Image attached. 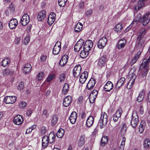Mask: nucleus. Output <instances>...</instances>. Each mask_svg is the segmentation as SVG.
<instances>
[{"mask_svg": "<svg viewBox=\"0 0 150 150\" xmlns=\"http://www.w3.org/2000/svg\"><path fill=\"white\" fill-rule=\"evenodd\" d=\"M150 15V12H148L144 14L141 18L140 15V14H138L137 16L134 18L129 26L127 28L126 30L128 31L133 26L134 23H135V25H136L138 22H142V25L143 26L147 25L150 21V17H149Z\"/></svg>", "mask_w": 150, "mask_h": 150, "instance_id": "f257e3e1", "label": "nucleus"}, {"mask_svg": "<svg viewBox=\"0 0 150 150\" xmlns=\"http://www.w3.org/2000/svg\"><path fill=\"white\" fill-rule=\"evenodd\" d=\"M55 136L53 132L50 133L48 136L45 135L42 139V147L43 149L46 148L48 146V143L52 144L55 140Z\"/></svg>", "mask_w": 150, "mask_h": 150, "instance_id": "f03ea898", "label": "nucleus"}, {"mask_svg": "<svg viewBox=\"0 0 150 150\" xmlns=\"http://www.w3.org/2000/svg\"><path fill=\"white\" fill-rule=\"evenodd\" d=\"M107 114L105 112L102 113L98 123L101 129L104 128L106 125L107 122Z\"/></svg>", "mask_w": 150, "mask_h": 150, "instance_id": "7ed1b4c3", "label": "nucleus"}, {"mask_svg": "<svg viewBox=\"0 0 150 150\" xmlns=\"http://www.w3.org/2000/svg\"><path fill=\"white\" fill-rule=\"evenodd\" d=\"M139 122L138 116L136 113H133L132 115V118L131 121V125L133 127L135 128Z\"/></svg>", "mask_w": 150, "mask_h": 150, "instance_id": "20e7f679", "label": "nucleus"}, {"mask_svg": "<svg viewBox=\"0 0 150 150\" xmlns=\"http://www.w3.org/2000/svg\"><path fill=\"white\" fill-rule=\"evenodd\" d=\"M16 97L15 96H6L4 99V101L6 104H13L16 100Z\"/></svg>", "mask_w": 150, "mask_h": 150, "instance_id": "39448f33", "label": "nucleus"}, {"mask_svg": "<svg viewBox=\"0 0 150 150\" xmlns=\"http://www.w3.org/2000/svg\"><path fill=\"white\" fill-rule=\"evenodd\" d=\"M107 41V39L105 37H103L99 40L98 46L100 49H103L105 46Z\"/></svg>", "mask_w": 150, "mask_h": 150, "instance_id": "423d86ee", "label": "nucleus"}, {"mask_svg": "<svg viewBox=\"0 0 150 150\" xmlns=\"http://www.w3.org/2000/svg\"><path fill=\"white\" fill-rule=\"evenodd\" d=\"M72 101V98L70 96H66L64 99L63 102V105L65 107L69 106Z\"/></svg>", "mask_w": 150, "mask_h": 150, "instance_id": "0eeeda50", "label": "nucleus"}, {"mask_svg": "<svg viewBox=\"0 0 150 150\" xmlns=\"http://www.w3.org/2000/svg\"><path fill=\"white\" fill-rule=\"evenodd\" d=\"M23 121V117L21 115H18L14 117L13 122L15 125H19L22 124Z\"/></svg>", "mask_w": 150, "mask_h": 150, "instance_id": "6e6552de", "label": "nucleus"}, {"mask_svg": "<svg viewBox=\"0 0 150 150\" xmlns=\"http://www.w3.org/2000/svg\"><path fill=\"white\" fill-rule=\"evenodd\" d=\"M29 20L30 18L28 15L26 13L23 16L21 20V23L22 25L25 26L28 23Z\"/></svg>", "mask_w": 150, "mask_h": 150, "instance_id": "1a4fd4ad", "label": "nucleus"}, {"mask_svg": "<svg viewBox=\"0 0 150 150\" xmlns=\"http://www.w3.org/2000/svg\"><path fill=\"white\" fill-rule=\"evenodd\" d=\"M122 112L121 108H119L116 111L115 113L113 115V120L115 122H117L118 118L120 117Z\"/></svg>", "mask_w": 150, "mask_h": 150, "instance_id": "9d476101", "label": "nucleus"}, {"mask_svg": "<svg viewBox=\"0 0 150 150\" xmlns=\"http://www.w3.org/2000/svg\"><path fill=\"white\" fill-rule=\"evenodd\" d=\"M107 59L105 55H103L100 57L98 59V65L100 67L104 66L105 64Z\"/></svg>", "mask_w": 150, "mask_h": 150, "instance_id": "9b49d317", "label": "nucleus"}, {"mask_svg": "<svg viewBox=\"0 0 150 150\" xmlns=\"http://www.w3.org/2000/svg\"><path fill=\"white\" fill-rule=\"evenodd\" d=\"M84 43V40L82 39H80L74 46V50L75 51H79L82 47Z\"/></svg>", "mask_w": 150, "mask_h": 150, "instance_id": "f8f14e48", "label": "nucleus"}, {"mask_svg": "<svg viewBox=\"0 0 150 150\" xmlns=\"http://www.w3.org/2000/svg\"><path fill=\"white\" fill-rule=\"evenodd\" d=\"M88 76V73L86 71H84L80 76L79 81L81 83H84L86 81Z\"/></svg>", "mask_w": 150, "mask_h": 150, "instance_id": "ddd939ff", "label": "nucleus"}, {"mask_svg": "<svg viewBox=\"0 0 150 150\" xmlns=\"http://www.w3.org/2000/svg\"><path fill=\"white\" fill-rule=\"evenodd\" d=\"M81 67L79 65L75 66L73 71V74L75 77L79 76L81 73Z\"/></svg>", "mask_w": 150, "mask_h": 150, "instance_id": "4468645a", "label": "nucleus"}, {"mask_svg": "<svg viewBox=\"0 0 150 150\" xmlns=\"http://www.w3.org/2000/svg\"><path fill=\"white\" fill-rule=\"evenodd\" d=\"M56 14L54 12L51 13L47 19V23L50 25L53 24L55 19Z\"/></svg>", "mask_w": 150, "mask_h": 150, "instance_id": "2eb2a0df", "label": "nucleus"}, {"mask_svg": "<svg viewBox=\"0 0 150 150\" xmlns=\"http://www.w3.org/2000/svg\"><path fill=\"white\" fill-rule=\"evenodd\" d=\"M126 43V40L124 39H122L118 42L117 44L116 47L119 50H120L125 47Z\"/></svg>", "mask_w": 150, "mask_h": 150, "instance_id": "dca6fc26", "label": "nucleus"}, {"mask_svg": "<svg viewBox=\"0 0 150 150\" xmlns=\"http://www.w3.org/2000/svg\"><path fill=\"white\" fill-rule=\"evenodd\" d=\"M93 45V42L92 41L90 40H87L85 42L83 47V48L86 51H89Z\"/></svg>", "mask_w": 150, "mask_h": 150, "instance_id": "f3484780", "label": "nucleus"}, {"mask_svg": "<svg viewBox=\"0 0 150 150\" xmlns=\"http://www.w3.org/2000/svg\"><path fill=\"white\" fill-rule=\"evenodd\" d=\"M46 14V12L45 10H42L39 12L37 15L38 21H41L43 20L45 17Z\"/></svg>", "mask_w": 150, "mask_h": 150, "instance_id": "a211bd4d", "label": "nucleus"}, {"mask_svg": "<svg viewBox=\"0 0 150 150\" xmlns=\"http://www.w3.org/2000/svg\"><path fill=\"white\" fill-rule=\"evenodd\" d=\"M18 24V21L15 18H13L11 20L8 24L10 28L13 29L17 26Z\"/></svg>", "mask_w": 150, "mask_h": 150, "instance_id": "6ab92c4d", "label": "nucleus"}, {"mask_svg": "<svg viewBox=\"0 0 150 150\" xmlns=\"http://www.w3.org/2000/svg\"><path fill=\"white\" fill-rule=\"evenodd\" d=\"M85 136L84 134H81L78 140V146L79 147L82 146L85 142Z\"/></svg>", "mask_w": 150, "mask_h": 150, "instance_id": "aec40b11", "label": "nucleus"}, {"mask_svg": "<svg viewBox=\"0 0 150 150\" xmlns=\"http://www.w3.org/2000/svg\"><path fill=\"white\" fill-rule=\"evenodd\" d=\"M113 85L110 81L107 82L104 86V89L105 91L109 92L112 89Z\"/></svg>", "mask_w": 150, "mask_h": 150, "instance_id": "412c9836", "label": "nucleus"}, {"mask_svg": "<svg viewBox=\"0 0 150 150\" xmlns=\"http://www.w3.org/2000/svg\"><path fill=\"white\" fill-rule=\"evenodd\" d=\"M146 124L145 121L142 120L141 121L139 128V131L140 133H142L146 127Z\"/></svg>", "mask_w": 150, "mask_h": 150, "instance_id": "4be33fe9", "label": "nucleus"}, {"mask_svg": "<svg viewBox=\"0 0 150 150\" xmlns=\"http://www.w3.org/2000/svg\"><path fill=\"white\" fill-rule=\"evenodd\" d=\"M77 114L75 112H73L71 114L69 119L71 123L72 124H74L76 122Z\"/></svg>", "mask_w": 150, "mask_h": 150, "instance_id": "5701e85b", "label": "nucleus"}, {"mask_svg": "<svg viewBox=\"0 0 150 150\" xmlns=\"http://www.w3.org/2000/svg\"><path fill=\"white\" fill-rule=\"evenodd\" d=\"M68 59V56L67 55H63L59 62V64L61 66H63L67 62Z\"/></svg>", "mask_w": 150, "mask_h": 150, "instance_id": "b1692460", "label": "nucleus"}, {"mask_svg": "<svg viewBox=\"0 0 150 150\" xmlns=\"http://www.w3.org/2000/svg\"><path fill=\"white\" fill-rule=\"evenodd\" d=\"M94 122V117L92 116H90L87 119L86 125L87 127H90L93 125Z\"/></svg>", "mask_w": 150, "mask_h": 150, "instance_id": "393cba45", "label": "nucleus"}, {"mask_svg": "<svg viewBox=\"0 0 150 150\" xmlns=\"http://www.w3.org/2000/svg\"><path fill=\"white\" fill-rule=\"evenodd\" d=\"M136 78V76L135 75L133 74L132 75V78L130 79L127 86L128 89H130L132 87L134 83Z\"/></svg>", "mask_w": 150, "mask_h": 150, "instance_id": "a878e982", "label": "nucleus"}, {"mask_svg": "<svg viewBox=\"0 0 150 150\" xmlns=\"http://www.w3.org/2000/svg\"><path fill=\"white\" fill-rule=\"evenodd\" d=\"M32 68V66L30 64H27L24 66L23 69V72L25 74H27L29 72L31 71Z\"/></svg>", "mask_w": 150, "mask_h": 150, "instance_id": "bb28decb", "label": "nucleus"}, {"mask_svg": "<svg viewBox=\"0 0 150 150\" xmlns=\"http://www.w3.org/2000/svg\"><path fill=\"white\" fill-rule=\"evenodd\" d=\"M146 29L145 28H143L142 29L140 33V35L138 36L137 38V41L138 42V44L141 45L142 44L140 43V41L142 36H144L145 34Z\"/></svg>", "mask_w": 150, "mask_h": 150, "instance_id": "cd10ccee", "label": "nucleus"}, {"mask_svg": "<svg viewBox=\"0 0 150 150\" xmlns=\"http://www.w3.org/2000/svg\"><path fill=\"white\" fill-rule=\"evenodd\" d=\"M10 62V59L9 58L7 57L2 59L1 61V65L4 67H7Z\"/></svg>", "mask_w": 150, "mask_h": 150, "instance_id": "c85d7f7f", "label": "nucleus"}, {"mask_svg": "<svg viewBox=\"0 0 150 150\" xmlns=\"http://www.w3.org/2000/svg\"><path fill=\"white\" fill-rule=\"evenodd\" d=\"M125 79L124 77H121L117 82L115 87L116 89H119L124 83Z\"/></svg>", "mask_w": 150, "mask_h": 150, "instance_id": "c756f323", "label": "nucleus"}, {"mask_svg": "<svg viewBox=\"0 0 150 150\" xmlns=\"http://www.w3.org/2000/svg\"><path fill=\"white\" fill-rule=\"evenodd\" d=\"M145 91L144 90H142L139 92L137 98V101L140 102L143 100L144 97Z\"/></svg>", "mask_w": 150, "mask_h": 150, "instance_id": "7c9ffc66", "label": "nucleus"}, {"mask_svg": "<svg viewBox=\"0 0 150 150\" xmlns=\"http://www.w3.org/2000/svg\"><path fill=\"white\" fill-rule=\"evenodd\" d=\"M141 54V52L139 51L137 52L131 62L130 64L132 65H133L137 62Z\"/></svg>", "mask_w": 150, "mask_h": 150, "instance_id": "2f4dec72", "label": "nucleus"}, {"mask_svg": "<svg viewBox=\"0 0 150 150\" xmlns=\"http://www.w3.org/2000/svg\"><path fill=\"white\" fill-rule=\"evenodd\" d=\"M89 51H86L83 48V50H82L80 54V57L82 58H85L87 57L89 54Z\"/></svg>", "mask_w": 150, "mask_h": 150, "instance_id": "473e14b6", "label": "nucleus"}, {"mask_svg": "<svg viewBox=\"0 0 150 150\" xmlns=\"http://www.w3.org/2000/svg\"><path fill=\"white\" fill-rule=\"evenodd\" d=\"M83 27V24L80 23H77L74 28V30L76 33L80 32Z\"/></svg>", "mask_w": 150, "mask_h": 150, "instance_id": "72a5a7b5", "label": "nucleus"}, {"mask_svg": "<svg viewBox=\"0 0 150 150\" xmlns=\"http://www.w3.org/2000/svg\"><path fill=\"white\" fill-rule=\"evenodd\" d=\"M58 120V116L57 114H54L51 118V124L52 125L54 126L56 124Z\"/></svg>", "mask_w": 150, "mask_h": 150, "instance_id": "f704fd0d", "label": "nucleus"}, {"mask_svg": "<svg viewBox=\"0 0 150 150\" xmlns=\"http://www.w3.org/2000/svg\"><path fill=\"white\" fill-rule=\"evenodd\" d=\"M69 84L66 83L64 84L63 87L62 92L64 94H66L69 90Z\"/></svg>", "mask_w": 150, "mask_h": 150, "instance_id": "c9c22d12", "label": "nucleus"}, {"mask_svg": "<svg viewBox=\"0 0 150 150\" xmlns=\"http://www.w3.org/2000/svg\"><path fill=\"white\" fill-rule=\"evenodd\" d=\"M64 131L62 129H59L58 131L57 134V137L59 138H61L63 137L64 134Z\"/></svg>", "mask_w": 150, "mask_h": 150, "instance_id": "e433bc0d", "label": "nucleus"}, {"mask_svg": "<svg viewBox=\"0 0 150 150\" xmlns=\"http://www.w3.org/2000/svg\"><path fill=\"white\" fill-rule=\"evenodd\" d=\"M144 148L145 149H148L150 147V141L148 139H146L144 141L143 144Z\"/></svg>", "mask_w": 150, "mask_h": 150, "instance_id": "4c0bfd02", "label": "nucleus"}, {"mask_svg": "<svg viewBox=\"0 0 150 150\" xmlns=\"http://www.w3.org/2000/svg\"><path fill=\"white\" fill-rule=\"evenodd\" d=\"M126 141V138L123 137L121 142V144L119 147V150H123L124 149L125 143Z\"/></svg>", "mask_w": 150, "mask_h": 150, "instance_id": "58836bf2", "label": "nucleus"}, {"mask_svg": "<svg viewBox=\"0 0 150 150\" xmlns=\"http://www.w3.org/2000/svg\"><path fill=\"white\" fill-rule=\"evenodd\" d=\"M108 141V138L107 137L104 136L103 137L101 140L100 144L102 146H104L106 144Z\"/></svg>", "mask_w": 150, "mask_h": 150, "instance_id": "ea45409f", "label": "nucleus"}, {"mask_svg": "<svg viewBox=\"0 0 150 150\" xmlns=\"http://www.w3.org/2000/svg\"><path fill=\"white\" fill-rule=\"evenodd\" d=\"M122 29L121 24L118 23L116 25L114 30L117 32H120Z\"/></svg>", "mask_w": 150, "mask_h": 150, "instance_id": "a19ab883", "label": "nucleus"}, {"mask_svg": "<svg viewBox=\"0 0 150 150\" xmlns=\"http://www.w3.org/2000/svg\"><path fill=\"white\" fill-rule=\"evenodd\" d=\"M30 41V37L29 36H27L22 41L23 45H27Z\"/></svg>", "mask_w": 150, "mask_h": 150, "instance_id": "79ce46f5", "label": "nucleus"}, {"mask_svg": "<svg viewBox=\"0 0 150 150\" xmlns=\"http://www.w3.org/2000/svg\"><path fill=\"white\" fill-rule=\"evenodd\" d=\"M67 0H58L59 5L61 7L64 6L66 4Z\"/></svg>", "mask_w": 150, "mask_h": 150, "instance_id": "37998d69", "label": "nucleus"}, {"mask_svg": "<svg viewBox=\"0 0 150 150\" xmlns=\"http://www.w3.org/2000/svg\"><path fill=\"white\" fill-rule=\"evenodd\" d=\"M127 130L126 125L125 124H123L121 128V132L122 134H124L126 132Z\"/></svg>", "mask_w": 150, "mask_h": 150, "instance_id": "c03bdc74", "label": "nucleus"}, {"mask_svg": "<svg viewBox=\"0 0 150 150\" xmlns=\"http://www.w3.org/2000/svg\"><path fill=\"white\" fill-rule=\"evenodd\" d=\"M60 49H61L60 48H58V47L57 48L54 47L52 51L54 55H57L59 53Z\"/></svg>", "mask_w": 150, "mask_h": 150, "instance_id": "a18cd8bd", "label": "nucleus"}, {"mask_svg": "<svg viewBox=\"0 0 150 150\" xmlns=\"http://www.w3.org/2000/svg\"><path fill=\"white\" fill-rule=\"evenodd\" d=\"M66 78L65 74L64 73H62L60 74L59 76V80L60 82L64 81Z\"/></svg>", "mask_w": 150, "mask_h": 150, "instance_id": "49530a36", "label": "nucleus"}, {"mask_svg": "<svg viewBox=\"0 0 150 150\" xmlns=\"http://www.w3.org/2000/svg\"><path fill=\"white\" fill-rule=\"evenodd\" d=\"M79 8L80 9H83L85 6L84 2L82 1H80L79 4Z\"/></svg>", "mask_w": 150, "mask_h": 150, "instance_id": "de8ad7c7", "label": "nucleus"}, {"mask_svg": "<svg viewBox=\"0 0 150 150\" xmlns=\"http://www.w3.org/2000/svg\"><path fill=\"white\" fill-rule=\"evenodd\" d=\"M55 75L54 74L49 75L46 79L47 82H50L55 77Z\"/></svg>", "mask_w": 150, "mask_h": 150, "instance_id": "09e8293b", "label": "nucleus"}, {"mask_svg": "<svg viewBox=\"0 0 150 150\" xmlns=\"http://www.w3.org/2000/svg\"><path fill=\"white\" fill-rule=\"evenodd\" d=\"M92 11V9H88L85 12V14L87 16H89L91 15Z\"/></svg>", "mask_w": 150, "mask_h": 150, "instance_id": "8fccbe9b", "label": "nucleus"}, {"mask_svg": "<svg viewBox=\"0 0 150 150\" xmlns=\"http://www.w3.org/2000/svg\"><path fill=\"white\" fill-rule=\"evenodd\" d=\"M24 88V83L22 82H21L18 84V89L19 90L23 89Z\"/></svg>", "mask_w": 150, "mask_h": 150, "instance_id": "3c124183", "label": "nucleus"}, {"mask_svg": "<svg viewBox=\"0 0 150 150\" xmlns=\"http://www.w3.org/2000/svg\"><path fill=\"white\" fill-rule=\"evenodd\" d=\"M26 105V103L24 101L21 102L19 105V106L21 108H24Z\"/></svg>", "mask_w": 150, "mask_h": 150, "instance_id": "603ef678", "label": "nucleus"}, {"mask_svg": "<svg viewBox=\"0 0 150 150\" xmlns=\"http://www.w3.org/2000/svg\"><path fill=\"white\" fill-rule=\"evenodd\" d=\"M44 76V74L42 72H41L39 73L38 75L37 79L39 80H40L42 79L43 76Z\"/></svg>", "mask_w": 150, "mask_h": 150, "instance_id": "864d4df0", "label": "nucleus"}, {"mask_svg": "<svg viewBox=\"0 0 150 150\" xmlns=\"http://www.w3.org/2000/svg\"><path fill=\"white\" fill-rule=\"evenodd\" d=\"M89 99V100L90 102L91 103H93L95 100L96 98L95 97H93V96L90 95L88 97Z\"/></svg>", "mask_w": 150, "mask_h": 150, "instance_id": "5fc2aeb1", "label": "nucleus"}, {"mask_svg": "<svg viewBox=\"0 0 150 150\" xmlns=\"http://www.w3.org/2000/svg\"><path fill=\"white\" fill-rule=\"evenodd\" d=\"M98 93V92L96 90H94L90 95L92 96H93V97H95V98H96L97 97Z\"/></svg>", "mask_w": 150, "mask_h": 150, "instance_id": "6e6d98bb", "label": "nucleus"}, {"mask_svg": "<svg viewBox=\"0 0 150 150\" xmlns=\"http://www.w3.org/2000/svg\"><path fill=\"white\" fill-rule=\"evenodd\" d=\"M10 73V71L9 69H5L3 70V75L4 76H6L8 75Z\"/></svg>", "mask_w": 150, "mask_h": 150, "instance_id": "4d7b16f0", "label": "nucleus"}, {"mask_svg": "<svg viewBox=\"0 0 150 150\" xmlns=\"http://www.w3.org/2000/svg\"><path fill=\"white\" fill-rule=\"evenodd\" d=\"M21 41V38L20 37H16L15 40V44L18 45L19 44Z\"/></svg>", "mask_w": 150, "mask_h": 150, "instance_id": "13d9d810", "label": "nucleus"}, {"mask_svg": "<svg viewBox=\"0 0 150 150\" xmlns=\"http://www.w3.org/2000/svg\"><path fill=\"white\" fill-rule=\"evenodd\" d=\"M41 134L43 135L47 131L46 127L45 126L42 127L41 129Z\"/></svg>", "mask_w": 150, "mask_h": 150, "instance_id": "bf43d9fd", "label": "nucleus"}, {"mask_svg": "<svg viewBox=\"0 0 150 150\" xmlns=\"http://www.w3.org/2000/svg\"><path fill=\"white\" fill-rule=\"evenodd\" d=\"M88 83H90V84H92V85H95V79L94 78L91 79L89 81Z\"/></svg>", "mask_w": 150, "mask_h": 150, "instance_id": "052dcab7", "label": "nucleus"}, {"mask_svg": "<svg viewBox=\"0 0 150 150\" xmlns=\"http://www.w3.org/2000/svg\"><path fill=\"white\" fill-rule=\"evenodd\" d=\"M94 86V85H92V84H91L90 83H88L86 86V88H87L88 90H91Z\"/></svg>", "mask_w": 150, "mask_h": 150, "instance_id": "680f3d73", "label": "nucleus"}, {"mask_svg": "<svg viewBox=\"0 0 150 150\" xmlns=\"http://www.w3.org/2000/svg\"><path fill=\"white\" fill-rule=\"evenodd\" d=\"M54 47H57L61 49V43L60 42L58 41L57 42L55 45L54 46Z\"/></svg>", "mask_w": 150, "mask_h": 150, "instance_id": "e2e57ef3", "label": "nucleus"}, {"mask_svg": "<svg viewBox=\"0 0 150 150\" xmlns=\"http://www.w3.org/2000/svg\"><path fill=\"white\" fill-rule=\"evenodd\" d=\"M42 113L46 117H48L49 116V114L47 113V111L46 110H44L43 111Z\"/></svg>", "mask_w": 150, "mask_h": 150, "instance_id": "0e129e2a", "label": "nucleus"}, {"mask_svg": "<svg viewBox=\"0 0 150 150\" xmlns=\"http://www.w3.org/2000/svg\"><path fill=\"white\" fill-rule=\"evenodd\" d=\"M47 57L46 55H42L40 57V59L42 62H45L46 60Z\"/></svg>", "mask_w": 150, "mask_h": 150, "instance_id": "69168bd1", "label": "nucleus"}, {"mask_svg": "<svg viewBox=\"0 0 150 150\" xmlns=\"http://www.w3.org/2000/svg\"><path fill=\"white\" fill-rule=\"evenodd\" d=\"M32 111L31 109L28 110L26 112V115L27 116H30L32 114Z\"/></svg>", "mask_w": 150, "mask_h": 150, "instance_id": "338daca9", "label": "nucleus"}, {"mask_svg": "<svg viewBox=\"0 0 150 150\" xmlns=\"http://www.w3.org/2000/svg\"><path fill=\"white\" fill-rule=\"evenodd\" d=\"M9 8L11 11L13 12L14 11L15 9L14 6L12 4H11L9 5Z\"/></svg>", "mask_w": 150, "mask_h": 150, "instance_id": "774afa93", "label": "nucleus"}]
</instances>
